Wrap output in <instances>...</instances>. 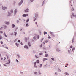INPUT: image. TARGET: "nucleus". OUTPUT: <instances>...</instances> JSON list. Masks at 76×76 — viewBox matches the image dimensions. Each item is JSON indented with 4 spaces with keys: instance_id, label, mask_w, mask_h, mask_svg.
Returning <instances> with one entry per match:
<instances>
[{
    "instance_id": "1",
    "label": "nucleus",
    "mask_w": 76,
    "mask_h": 76,
    "mask_svg": "<svg viewBox=\"0 0 76 76\" xmlns=\"http://www.w3.org/2000/svg\"><path fill=\"white\" fill-rule=\"evenodd\" d=\"M23 3V0H21V1L19 3L18 5L19 6H20L21 4Z\"/></svg>"
},
{
    "instance_id": "2",
    "label": "nucleus",
    "mask_w": 76,
    "mask_h": 76,
    "mask_svg": "<svg viewBox=\"0 0 76 76\" xmlns=\"http://www.w3.org/2000/svg\"><path fill=\"white\" fill-rule=\"evenodd\" d=\"M10 59H9L8 60V62L6 63V64H10Z\"/></svg>"
},
{
    "instance_id": "3",
    "label": "nucleus",
    "mask_w": 76,
    "mask_h": 76,
    "mask_svg": "<svg viewBox=\"0 0 76 76\" xmlns=\"http://www.w3.org/2000/svg\"><path fill=\"white\" fill-rule=\"evenodd\" d=\"M24 11L26 13H27V12H29V9L27 8V9L25 10Z\"/></svg>"
},
{
    "instance_id": "4",
    "label": "nucleus",
    "mask_w": 76,
    "mask_h": 76,
    "mask_svg": "<svg viewBox=\"0 0 76 76\" xmlns=\"http://www.w3.org/2000/svg\"><path fill=\"white\" fill-rule=\"evenodd\" d=\"M24 48H26L27 49H28L29 48H28V46L26 45H25L24 46Z\"/></svg>"
},
{
    "instance_id": "5",
    "label": "nucleus",
    "mask_w": 76,
    "mask_h": 76,
    "mask_svg": "<svg viewBox=\"0 0 76 76\" xmlns=\"http://www.w3.org/2000/svg\"><path fill=\"white\" fill-rule=\"evenodd\" d=\"M36 63H37V62H34V67L35 68H37V66H36Z\"/></svg>"
},
{
    "instance_id": "6",
    "label": "nucleus",
    "mask_w": 76,
    "mask_h": 76,
    "mask_svg": "<svg viewBox=\"0 0 76 76\" xmlns=\"http://www.w3.org/2000/svg\"><path fill=\"white\" fill-rule=\"evenodd\" d=\"M13 10H11L10 11V12H9L8 14H11L12 13H13Z\"/></svg>"
},
{
    "instance_id": "7",
    "label": "nucleus",
    "mask_w": 76,
    "mask_h": 76,
    "mask_svg": "<svg viewBox=\"0 0 76 76\" xmlns=\"http://www.w3.org/2000/svg\"><path fill=\"white\" fill-rule=\"evenodd\" d=\"M5 24H7V25H9V24H10V22H5Z\"/></svg>"
},
{
    "instance_id": "8",
    "label": "nucleus",
    "mask_w": 76,
    "mask_h": 76,
    "mask_svg": "<svg viewBox=\"0 0 76 76\" xmlns=\"http://www.w3.org/2000/svg\"><path fill=\"white\" fill-rule=\"evenodd\" d=\"M29 37H28V38H27L26 37H25V40L26 41L27 40H29Z\"/></svg>"
},
{
    "instance_id": "9",
    "label": "nucleus",
    "mask_w": 76,
    "mask_h": 76,
    "mask_svg": "<svg viewBox=\"0 0 76 76\" xmlns=\"http://www.w3.org/2000/svg\"><path fill=\"white\" fill-rule=\"evenodd\" d=\"M2 9L3 10H5V9H7V7H2Z\"/></svg>"
},
{
    "instance_id": "10",
    "label": "nucleus",
    "mask_w": 76,
    "mask_h": 76,
    "mask_svg": "<svg viewBox=\"0 0 76 76\" xmlns=\"http://www.w3.org/2000/svg\"><path fill=\"white\" fill-rule=\"evenodd\" d=\"M48 59H47V58H44L43 59V61H45V60H47Z\"/></svg>"
},
{
    "instance_id": "11",
    "label": "nucleus",
    "mask_w": 76,
    "mask_h": 76,
    "mask_svg": "<svg viewBox=\"0 0 76 76\" xmlns=\"http://www.w3.org/2000/svg\"><path fill=\"white\" fill-rule=\"evenodd\" d=\"M16 12H17V9H15V15H16Z\"/></svg>"
},
{
    "instance_id": "12",
    "label": "nucleus",
    "mask_w": 76,
    "mask_h": 76,
    "mask_svg": "<svg viewBox=\"0 0 76 76\" xmlns=\"http://www.w3.org/2000/svg\"><path fill=\"white\" fill-rule=\"evenodd\" d=\"M48 55L47 54H45V57H48Z\"/></svg>"
},
{
    "instance_id": "13",
    "label": "nucleus",
    "mask_w": 76,
    "mask_h": 76,
    "mask_svg": "<svg viewBox=\"0 0 76 76\" xmlns=\"http://www.w3.org/2000/svg\"><path fill=\"white\" fill-rule=\"evenodd\" d=\"M15 44V45H16L17 47H19V44H18L17 43H16Z\"/></svg>"
},
{
    "instance_id": "14",
    "label": "nucleus",
    "mask_w": 76,
    "mask_h": 76,
    "mask_svg": "<svg viewBox=\"0 0 76 76\" xmlns=\"http://www.w3.org/2000/svg\"><path fill=\"white\" fill-rule=\"evenodd\" d=\"M28 45L30 47H31V43H30V42H28Z\"/></svg>"
},
{
    "instance_id": "15",
    "label": "nucleus",
    "mask_w": 76,
    "mask_h": 76,
    "mask_svg": "<svg viewBox=\"0 0 76 76\" xmlns=\"http://www.w3.org/2000/svg\"><path fill=\"white\" fill-rule=\"evenodd\" d=\"M56 51H58V52H59V51H60V50L58 48H57L56 49Z\"/></svg>"
},
{
    "instance_id": "16",
    "label": "nucleus",
    "mask_w": 76,
    "mask_h": 76,
    "mask_svg": "<svg viewBox=\"0 0 76 76\" xmlns=\"http://www.w3.org/2000/svg\"><path fill=\"white\" fill-rule=\"evenodd\" d=\"M65 75H66L67 76H69V73H68L67 72H66L64 73Z\"/></svg>"
},
{
    "instance_id": "17",
    "label": "nucleus",
    "mask_w": 76,
    "mask_h": 76,
    "mask_svg": "<svg viewBox=\"0 0 76 76\" xmlns=\"http://www.w3.org/2000/svg\"><path fill=\"white\" fill-rule=\"evenodd\" d=\"M44 39L43 38H42L41 39V40H40V41L41 42H42V41H43V40H44Z\"/></svg>"
},
{
    "instance_id": "18",
    "label": "nucleus",
    "mask_w": 76,
    "mask_h": 76,
    "mask_svg": "<svg viewBox=\"0 0 76 76\" xmlns=\"http://www.w3.org/2000/svg\"><path fill=\"white\" fill-rule=\"evenodd\" d=\"M12 28H15V25L14 24L12 25Z\"/></svg>"
},
{
    "instance_id": "19",
    "label": "nucleus",
    "mask_w": 76,
    "mask_h": 76,
    "mask_svg": "<svg viewBox=\"0 0 76 76\" xmlns=\"http://www.w3.org/2000/svg\"><path fill=\"white\" fill-rule=\"evenodd\" d=\"M3 38V37L1 36V35H0V40L1 39Z\"/></svg>"
},
{
    "instance_id": "20",
    "label": "nucleus",
    "mask_w": 76,
    "mask_h": 76,
    "mask_svg": "<svg viewBox=\"0 0 76 76\" xmlns=\"http://www.w3.org/2000/svg\"><path fill=\"white\" fill-rule=\"evenodd\" d=\"M23 17H26V14H24L23 15Z\"/></svg>"
},
{
    "instance_id": "21",
    "label": "nucleus",
    "mask_w": 76,
    "mask_h": 76,
    "mask_svg": "<svg viewBox=\"0 0 76 76\" xmlns=\"http://www.w3.org/2000/svg\"><path fill=\"white\" fill-rule=\"evenodd\" d=\"M26 27H28V26H29V24L28 23H27L26 24Z\"/></svg>"
},
{
    "instance_id": "22",
    "label": "nucleus",
    "mask_w": 76,
    "mask_h": 76,
    "mask_svg": "<svg viewBox=\"0 0 76 76\" xmlns=\"http://www.w3.org/2000/svg\"><path fill=\"white\" fill-rule=\"evenodd\" d=\"M14 35L15 36H16V35H17V33L16 32H14Z\"/></svg>"
},
{
    "instance_id": "23",
    "label": "nucleus",
    "mask_w": 76,
    "mask_h": 76,
    "mask_svg": "<svg viewBox=\"0 0 76 76\" xmlns=\"http://www.w3.org/2000/svg\"><path fill=\"white\" fill-rule=\"evenodd\" d=\"M75 48H73L72 49V51H73V50H75Z\"/></svg>"
},
{
    "instance_id": "24",
    "label": "nucleus",
    "mask_w": 76,
    "mask_h": 76,
    "mask_svg": "<svg viewBox=\"0 0 76 76\" xmlns=\"http://www.w3.org/2000/svg\"><path fill=\"white\" fill-rule=\"evenodd\" d=\"M29 21V19H28L26 21V22H28Z\"/></svg>"
},
{
    "instance_id": "25",
    "label": "nucleus",
    "mask_w": 76,
    "mask_h": 76,
    "mask_svg": "<svg viewBox=\"0 0 76 76\" xmlns=\"http://www.w3.org/2000/svg\"><path fill=\"white\" fill-rule=\"evenodd\" d=\"M36 61H37V63H39V60H37Z\"/></svg>"
},
{
    "instance_id": "26",
    "label": "nucleus",
    "mask_w": 76,
    "mask_h": 76,
    "mask_svg": "<svg viewBox=\"0 0 76 76\" xmlns=\"http://www.w3.org/2000/svg\"><path fill=\"white\" fill-rule=\"evenodd\" d=\"M40 47V48H42V44H41Z\"/></svg>"
},
{
    "instance_id": "27",
    "label": "nucleus",
    "mask_w": 76,
    "mask_h": 76,
    "mask_svg": "<svg viewBox=\"0 0 76 76\" xmlns=\"http://www.w3.org/2000/svg\"><path fill=\"white\" fill-rule=\"evenodd\" d=\"M38 16V14H37V13H36V14L35 15V16L36 17H37V16Z\"/></svg>"
},
{
    "instance_id": "28",
    "label": "nucleus",
    "mask_w": 76,
    "mask_h": 76,
    "mask_svg": "<svg viewBox=\"0 0 76 76\" xmlns=\"http://www.w3.org/2000/svg\"><path fill=\"white\" fill-rule=\"evenodd\" d=\"M47 34V32H45L44 33V35H45V34Z\"/></svg>"
},
{
    "instance_id": "29",
    "label": "nucleus",
    "mask_w": 76,
    "mask_h": 76,
    "mask_svg": "<svg viewBox=\"0 0 76 76\" xmlns=\"http://www.w3.org/2000/svg\"><path fill=\"white\" fill-rule=\"evenodd\" d=\"M36 19H36V18H34V21H35V20H36Z\"/></svg>"
},
{
    "instance_id": "30",
    "label": "nucleus",
    "mask_w": 76,
    "mask_h": 76,
    "mask_svg": "<svg viewBox=\"0 0 76 76\" xmlns=\"http://www.w3.org/2000/svg\"><path fill=\"white\" fill-rule=\"evenodd\" d=\"M74 42V39H73L72 41V43H73Z\"/></svg>"
},
{
    "instance_id": "31",
    "label": "nucleus",
    "mask_w": 76,
    "mask_h": 76,
    "mask_svg": "<svg viewBox=\"0 0 76 76\" xmlns=\"http://www.w3.org/2000/svg\"><path fill=\"white\" fill-rule=\"evenodd\" d=\"M20 42V40H19L18 41V42Z\"/></svg>"
},
{
    "instance_id": "32",
    "label": "nucleus",
    "mask_w": 76,
    "mask_h": 76,
    "mask_svg": "<svg viewBox=\"0 0 76 76\" xmlns=\"http://www.w3.org/2000/svg\"><path fill=\"white\" fill-rule=\"evenodd\" d=\"M35 37H33V39H36V38H35Z\"/></svg>"
},
{
    "instance_id": "33",
    "label": "nucleus",
    "mask_w": 76,
    "mask_h": 76,
    "mask_svg": "<svg viewBox=\"0 0 76 76\" xmlns=\"http://www.w3.org/2000/svg\"><path fill=\"white\" fill-rule=\"evenodd\" d=\"M1 44H3V41H1Z\"/></svg>"
},
{
    "instance_id": "34",
    "label": "nucleus",
    "mask_w": 76,
    "mask_h": 76,
    "mask_svg": "<svg viewBox=\"0 0 76 76\" xmlns=\"http://www.w3.org/2000/svg\"><path fill=\"white\" fill-rule=\"evenodd\" d=\"M6 57L7 58V59H8V58H9V57L8 56H7V55H6Z\"/></svg>"
},
{
    "instance_id": "35",
    "label": "nucleus",
    "mask_w": 76,
    "mask_h": 76,
    "mask_svg": "<svg viewBox=\"0 0 76 76\" xmlns=\"http://www.w3.org/2000/svg\"><path fill=\"white\" fill-rule=\"evenodd\" d=\"M42 54H43V53H39V55H42Z\"/></svg>"
},
{
    "instance_id": "36",
    "label": "nucleus",
    "mask_w": 76,
    "mask_h": 76,
    "mask_svg": "<svg viewBox=\"0 0 76 76\" xmlns=\"http://www.w3.org/2000/svg\"><path fill=\"white\" fill-rule=\"evenodd\" d=\"M73 48V46H72V45L70 47V48Z\"/></svg>"
},
{
    "instance_id": "37",
    "label": "nucleus",
    "mask_w": 76,
    "mask_h": 76,
    "mask_svg": "<svg viewBox=\"0 0 76 76\" xmlns=\"http://www.w3.org/2000/svg\"><path fill=\"white\" fill-rule=\"evenodd\" d=\"M48 42V41L47 40L45 41V42H46V43H47V42Z\"/></svg>"
},
{
    "instance_id": "38",
    "label": "nucleus",
    "mask_w": 76,
    "mask_h": 76,
    "mask_svg": "<svg viewBox=\"0 0 76 76\" xmlns=\"http://www.w3.org/2000/svg\"><path fill=\"white\" fill-rule=\"evenodd\" d=\"M48 38L50 39H51V37L50 36H49L48 37Z\"/></svg>"
},
{
    "instance_id": "39",
    "label": "nucleus",
    "mask_w": 76,
    "mask_h": 76,
    "mask_svg": "<svg viewBox=\"0 0 76 76\" xmlns=\"http://www.w3.org/2000/svg\"><path fill=\"white\" fill-rule=\"evenodd\" d=\"M4 35H5V37H7V35H6V33H4Z\"/></svg>"
},
{
    "instance_id": "40",
    "label": "nucleus",
    "mask_w": 76,
    "mask_h": 76,
    "mask_svg": "<svg viewBox=\"0 0 76 76\" xmlns=\"http://www.w3.org/2000/svg\"><path fill=\"white\" fill-rule=\"evenodd\" d=\"M35 57H36V58H38V57L37 56V55H35Z\"/></svg>"
},
{
    "instance_id": "41",
    "label": "nucleus",
    "mask_w": 76,
    "mask_h": 76,
    "mask_svg": "<svg viewBox=\"0 0 76 76\" xmlns=\"http://www.w3.org/2000/svg\"><path fill=\"white\" fill-rule=\"evenodd\" d=\"M0 33L1 34H2L3 33V31H0Z\"/></svg>"
},
{
    "instance_id": "42",
    "label": "nucleus",
    "mask_w": 76,
    "mask_h": 76,
    "mask_svg": "<svg viewBox=\"0 0 76 76\" xmlns=\"http://www.w3.org/2000/svg\"><path fill=\"white\" fill-rule=\"evenodd\" d=\"M34 0H30V1H31V2H33V1H34Z\"/></svg>"
},
{
    "instance_id": "43",
    "label": "nucleus",
    "mask_w": 76,
    "mask_h": 76,
    "mask_svg": "<svg viewBox=\"0 0 76 76\" xmlns=\"http://www.w3.org/2000/svg\"><path fill=\"white\" fill-rule=\"evenodd\" d=\"M51 59L52 60H54V59L53 58H51Z\"/></svg>"
},
{
    "instance_id": "44",
    "label": "nucleus",
    "mask_w": 76,
    "mask_h": 76,
    "mask_svg": "<svg viewBox=\"0 0 76 76\" xmlns=\"http://www.w3.org/2000/svg\"><path fill=\"white\" fill-rule=\"evenodd\" d=\"M19 23V20H17V23Z\"/></svg>"
},
{
    "instance_id": "45",
    "label": "nucleus",
    "mask_w": 76,
    "mask_h": 76,
    "mask_svg": "<svg viewBox=\"0 0 76 76\" xmlns=\"http://www.w3.org/2000/svg\"><path fill=\"white\" fill-rule=\"evenodd\" d=\"M16 61H17V62H19V61H18V60L16 59Z\"/></svg>"
},
{
    "instance_id": "46",
    "label": "nucleus",
    "mask_w": 76,
    "mask_h": 76,
    "mask_svg": "<svg viewBox=\"0 0 76 76\" xmlns=\"http://www.w3.org/2000/svg\"><path fill=\"white\" fill-rule=\"evenodd\" d=\"M39 36H37V39H39Z\"/></svg>"
},
{
    "instance_id": "47",
    "label": "nucleus",
    "mask_w": 76,
    "mask_h": 76,
    "mask_svg": "<svg viewBox=\"0 0 76 76\" xmlns=\"http://www.w3.org/2000/svg\"><path fill=\"white\" fill-rule=\"evenodd\" d=\"M17 56H18V57H20V56H19V55H17Z\"/></svg>"
},
{
    "instance_id": "48",
    "label": "nucleus",
    "mask_w": 76,
    "mask_h": 76,
    "mask_svg": "<svg viewBox=\"0 0 76 76\" xmlns=\"http://www.w3.org/2000/svg\"><path fill=\"white\" fill-rule=\"evenodd\" d=\"M37 72H34V74H37Z\"/></svg>"
},
{
    "instance_id": "49",
    "label": "nucleus",
    "mask_w": 76,
    "mask_h": 76,
    "mask_svg": "<svg viewBox=\"0 0 76 76\" xmlns=\"http://www.w3.org/2000/svg\"><path fill=\"white\" fill-rule=\"evenodd\" d=\"M4 60H6V57H4Z\"/></svg>"
},
{
    "instance_id": "50",
    "label": "nucleus",
    "mask_w": 76,
    "mask_h": 76,
    "mask_svg": "<svg viewBox=\"0 0 76 76\" xmlns=\"http://www.w3.org/2000/svg\"><path fill=\"white\" fill-rule=\"evenodd\" d=\"M17 39H16L15 41H14V42H16V41H17Z\"/></svg>"
},
{
    "instance_id": "51",
    "label": "nucleus",
    "mask_w": 76,
    "mask_h": 76,
    "mask_svg": "<svg viewBox=\"0 0 76 76\" xmlns=\"http://www.w3.org/2000/svg\"><path fill=\"white\" fill-rule=\"evenodd\" d=\"M72 16H74V14H73V13H72Z\"/></svg>"
},
{
    "instance_id": "52",
    "label": "nucleus",
    "mask_w": 76,
    "mask_h": 76,
    "mask_svg": "<svg viewBox=\"0 0 76 76\" xmlns=\"http://www.w3.org/2000/svg\"><path fill=\"white\" fill-rule=\"evenodd\" d=\"M5 48H6V49H8V48H7V47H5Z\"/></svg>"
},
{
    "instance_id": "53",
    "label": "nucleus",
    "mask_w": 76,
    "mask_h": 76,
    "mask_svg": "<svg viewBox=\"0 0 76 76\" xmlns=\"http://www.w3.org/2000/svg\"><path fill=\"white\" fill-rule=\"evenodd\" d=\"M26 16H28V14H26Z\"/></svg>"
},
{
    "instance_id": "54",
    "label": "nucleus",
    "mask_w": 76,
    "mask_h": 76,
    "mask_svg": "<svg viewBox=\"0 0 76 76\" xmlns=\"http://www.w3.org/2000/svg\"><path fill=\"white\" fill-rule=\"evenodd\" d=\"M35 23V24H36V25H37V22H36Z\"/></svg>"
},
{
    "instance_id": "55",
    "label": "nucleus",
    "mask_w": 76,
    "mask_h": 76,
    "mask_svg": "<svg viewBox=\"0 0 76 76\" xmlns=\"http://www.w3.org/2000/svg\"><path fill=\"white\" fill-rule=\"evenodd\" d=\"M40 67H42V64H40Z\"/></svg>"
},
{
    "instance_id": "56",
    "label": "nucleus",
    "mask_w": 76,
    "mask_h": 76,
    "mask_svg": "<svg viewBox=\"0 0 76 76\" xmlns=\"http://www.w3.org/2000/svg\"><path fill=\"white\" fill-rule=\"evenodd\" d=\"M21 45H23V43H22V42L21 43Z\"/></svg>"
},
{
    "instance_id": "57",
    "label": "nucleus",
    "mask_w": 76,
    "mask_h": 76,
    "mask_svg": "<svg viewBox=\"0 0 76 76\" xmlns=\"http://www.w3.org/2000/svg\"><path fill=\"white\" fill-rule=\"evenodd\" d=\"M72 11H73V10H74V9L73 8L72 9Z\"/></svg>"
},
{
    "instance_id": "58",
    "label": "nucleus",
    "mask_w": 76,
    "mask_h": 76,
    "mask_svg": "<svg viewBox=\"0 0 76 76\" xmlns=\"http://www.w3.org/2000/svg\"><path fill=\"white\" fill-rule=\"evenodd\" d=\"M4 66H6V65L4 64Z\"/></svg>"
},
{
    "instance_id": "59",
    "label": "nucleus",
    "mask_w": 76,
    "mask_h": 76,
    "mask_svg": "<svg viewBox=\"0 0 76 76\" xmlns=\"http://www.w3.org/2000/svg\"><path fill=\"white\" fill-rule=\"evenodd\" d=\"M0 57H1V54H0Z\"/></svg>"
},
{
    "instance_id": "60",
    "label": "nucleus",
    "mask_w": 76,
    "mask_h": 76,
    "mask_svg": "<svg viewBox=\"0 0 76 76\" xmlns=\"http://www.w3.org/2000/svg\"><path fill=\"white\" fill-rule=\"evenodd\" d=\"M1 60H3V58H1Z\"/></svg>"
},
{
    "instance_id": "61",
    "label": "nucleus",
    "mask_w": 76,
    "mask_h": 76,
    "mask_svg": "<svg viewBox=\"0 0 76 76\" xmlns=\"http://www.w3.org/2000/svg\"><path fill=\"white\" fill-rule=\"evenodd\" d=\"M65 67H67V66H65Z\"/></svg>"
},
{
    "instance_id": "62",
    "label": "nucleus",
    "mask_w": 76,
    "mask_h": 76,
    "mask_svg": "<svg viewBox=\"0 0 76 76\" xmlns=\"http://www.w3.org/2000/svg\"><path fill=\"white\" fill-rule=\"evenodd\" d=\"M45 53H47V52L45 51Z\"/></svg>"
},
{
    "instance_id": "63",
    "label": "nucleus",
    "mask_w": 76,
    "mask_h": 76,
    "mask_svg": "<svg viewBox=\"0 0 76 76\" xmlns=\"http://www.w3.org/2000/svg\"><path fill=\"white\" fill-rule=\"evenodd\" d=\"M16 3V2H14L13 3Z\"/></svg>"
},
{
    "instance_id": "64",
    "label": "nucleus",
    "mask_w": 76,
    "mask_h": 76,
    "mask_svg": "<svg viewBox=\"0 0 76 76\" xmlns=\"http://www.w3.org/2000/svg\"><path fill=\"white\" fill-rule=\"evenodd\" d=\"M52 35V36H54V35Z\"/></svg>"
}]
</instances>
